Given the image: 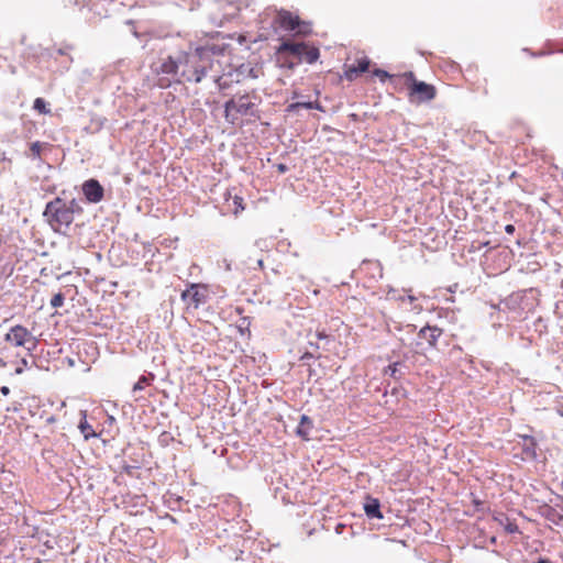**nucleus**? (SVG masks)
I'll use <instances>...</instances> for the list:
<instances>
[{
  "mask_svg": "<svg viewBox=\"0 0 563 563\" xmlns=\"http://www.w3.org/2000/svg\"><path fill=\"white\" fill-rule=\"evenodd\" d=\"M307 45L305 43H295V42H283L278 48L279 52H287L298 59H302L303 52L306 51Z\"/></svg>",
  "mask_w": 563,
  "mask_h": 563,
  "instance_id": "dca6fc26",
  "label": "nucleus"
},
{
  "mask_svg": "<svg viewBox=\"0 0 563 563\" xmlns=\"http://www.w3.org/2000/svg\"><path fill=\"white\" fill-rule=\"evenodd\" d=\"M373 75L378 77L382 82H385L386 79H391L393 81H396L397 79L402 78L401 76L390 75L388 71L380 68H375L373 70Z\"/></svg>",
  "mask_w": 563,
  "mask_h": 563,
  "instance_id": "a878e982",
  "label": "nucleus"
},
{
  "mask_svg": "<svg viewBox=\"0 0 563 563\" xmlns=\"http://www.w3.org/2000/svg\"><path fill=\"white\" fill-rule=\"evenodd\" d=\"M137 467L136 466H133V465H124L123 466V471L129 474V475H132L133 474V471L136 470Z\"/></svg>",
  "mask_w": 563,
  "mask_h": 563,
  "instance_id": "e433bc0d",
  "label": "nucleus"
},
{
  "mask_svg": "<svg viewBox=\"0 0 563 563\" xmlns=\"http://www.w3.org/2000/svg\"><path fill=\"white\" fill-rule=\"evenodd\" d=\"M544 54H545V53L541 52V53L537 54L536 56H542V55H544Z\"/></svg>",
  "mask_w": 563,
  "mask_h": 563,
  "instance_id": "6e6d98bb",
  "label": "nucleus"
},
{
  "mask_svg": "<svg viewBox=\"0 0 563 563\" xmlns=\"http://www.w3.org/2000/svg\"><path fill=\"white\" fill-rule=\"evenodd\" d=\"M408 357V353L402 354L404 360H397L394 363L389 364L385 368V374H388L394 379H401L405 375V373L401 371V368L406 367L405 360Z\"/></svg>",
  "mask_w": 563,
  "mask_h": 563,
  "instance_id": "a211bd4d",
  "label": "nucleus"
},
{
  "mask_svg": "<svg viewBox=\"0 0 563 563\" xmlns=\"http://www.w3.org/2000/svg\"><path fill=\"white\" fill-rule=\"evenodd\" d=\"M222 49L217 45L197 46L195 49L178 51L180 84L200 82L212 68L213 57Z\"/></svg>",
  "mask_w": 563,
  "mask_h": 563,
  "instance_id": "f257e3e1",
  "label": "nucleus"
},
{
  "mask_svg": "<svg viewBox=\"0 0 563 563\" xmlns=\"http://www.w3.org/2000/svg\"><path fill=\"white\" fill-rule=\"evenodd\" d=\"M25 368H30V364L26 358H21L19 362V366L15 368V374L20 375L24 372Z\"/></svg>",
  "mask_w": 563,
  "mask_h": 563,
  "instance_id": "7c9ffc66",
  "label": "nucleus"
},
{
  "mask_svg": "<svg viewBox=\"0 0 563 563\" xmlns=\"http://www.w3.org/2000/svg\"><path fill=\"white\" fill-rule=\"evenodd\" d=\"M113 421H114V417L109 416V422H113Z\"/></svg>",
  "mask_w": 563,
  "mask_h": 563,
  "instance_id": "864d4df0",
  "label": "nucleus"
},
{
  "mask_svg": "<svg viewBox=\"0 0 563 563\" xmlns=\"http://www.w3.org/2000/svg\"><path fill=\"white\" fill-rule=\"evenodd\" d=\"M257 265H258L260 267H262V266H263V260H258V261H257Z\"/></svg>",
  "mask_w": 563,
  "mask_h": 563,
  "instance_id": "8fccbe9b",
  "label": "nucleus"
},
{
  "mask_svg": "<svg viewBox=\"0 0 563 563\" xmlns=\"http://www.w3.org/2000/svg\"><path fill=\"white\" fill-rule=\"evenodd\" d=\"M534 327H536V331H539L540 334L543 333L544 331H547V325L544 324L542 318H538L536 320Z\"/></svg>",
  "mask_w": 563,
  "mask_h": 563,
  "instance_id": "72a5a7b5",
  "label": "nucleus"
},
{
  "mask_svg": "<svg viewBox=\"0 0 563 563\" xmlns=\"http://www.w3.org/2000/svg\"><path fill=\"white\" fill-rule=\"evenodd\" d=\"M180 298L187 305V308L198 309L209 300L208 286L205 284L191 283L181 292Z\"/></svg>",
  "mask_w": 563,
  "mask_h": 563,
  "instance_id": "0eeeda50",
  "label": "nucleus"
},
{
  "mask_svg": "<svg viewBox=\"0 0 563 563\" xmlns=\"http://www.w3.org/2000/svg\"><path fill=\"white\" fill-rule=\"evenodd\" d=\"M0 391L3 396H8L10 394V388L8 386H2Z\"/></svg>",
  "mask_w": 563,
  "mask_h": 563,
  "instance_id": "37998d69",
  "label": "nucleus"
},
{
  "mask_svg": "<svg viewBox=\"0 0 563 563\" xmlns=\"http://www.w3.org/2000/svg\"><path fill=\"white\" fill-rule=\"evenodd\" d=\"M285 31H296L298 33L307 34L310 32V25L301 22L298 15H292L289 11L280 10L274 20Z\"/></svg>",
  "mask_w": 563,
  "mask_h": 563,
  "instance_id": "1a4fd4ad",
  "label": "nucleus"
},
{
  "mask_svg": "<svg viewBox=\"0 0 563 563\" xmlns=\"http://www.w3.org/2000/svg\"><path fill=\"white\" fill-rule=\"evenodd\" d=\"M257 101L255 92L235 93L224 103L225 120L235 123L238 115L258 118Z\"/></svg>",
  "mask_w": 563,
  "mask_h": 563,
  "instance_id": "7ed1b4c3",
  "label": "nucleus"
},
{
  "mask_svg": "<svg viewBox=\"0 0 563 563\" xmlns=\"http://www.w3.org/2000/svg\"><path fill=\"white\" fill-rule=\"evenodd\" d=\"M346 527L347 526L345 523L339 522L335 525L334 531L336 534H341V533H343V531Z\"/></svg>",
  "mask_w": 563,
  "mask_h": 563,
  "instance_id": "c9c22d12",
  "label": "nucleus"
},
{
  "mask_svg": "<svg viewBox=\"0 0 563 563\" xmlns=\"http://www.w3.org/2000/svg\"><path fill=\"white\" fill-rule=\"evenodd\" d=\"M401 77L407 86L410 87V95H417L419 101H429L435 97L434 86L424 81H418L412 71H407Z\"/></svg>",
  "mask_w": 563,
  "mask_h": 563,
  "instance_id": "6e6552de",
  "label": "nucleus"
},
{
  "mask_svg": "<svg viewBox=\"0 0 563 563\" xmlns=\"http://www.w3.org/2000/svg\"><path fill=\"white\" fill-rule=\"evenodd\" d=\"M372 265L375 267V269L378 272V276L382 278L383 277V269H382L380 264L379 263H373Z\"/></svg>",
  "mask_w": 563,
  "mask_h": 563,
  "instance_id": "ea45409f",
  "label": "nucleus"
},
{
  "mask_svg": "<svg viewBox=\"0 0 563 563\" xmlns=\"http://www.w3.org/2000/svg\"><path fill=\"white\" fill-rule=\"evenodd\" d=\"M233 205L235 207L234 213H238V212L244 210L243 198L235 196L233 199Z\"/></svg>",
  "mask_w": 563,
  "mask_h": 563,
  "instance_id": "2f4dec72",
  "label": "nucleus"
},
{
  "mask_svg": "<svg viewBox=\"0 0 563 563\" xmlns=\"http://www.w3.org/2000/svg\"><path fill=\"white\" fill-rule=\"evenodd\" d=\"M316 336L320 341H325V343H329L331 341V335L328 334L324 330L317 331Z\"/></svg>",
  "mask_w": 563,
  "mask_h": 563,
  "instance_id": "473e14b6",
  "label": "nucleus"
},
{
  "mask_svg": "<svg viewBox=\"0 0 563 563\" xmlns=\"http://www.w3.org/2000/svg\"><path fill=\"white\" fill-rule=\"evenodd\" d=\"M442 333L441 328L427 324L419 330L416 344L423 351L435 349Z\"/></svg>",
  "mask_w": 563,
  "mask_h": 563,
  "instance_id": "9d476101",
  "label": "nucleus"
},
{
  "mask_svg": "<svg viewBox=\"0 0 563 563\" xmlns=\"http://www.w3.org/2000/svg\"><path fill=\"white\" fill-rule=\"evenodd\" d=\"M533 563H551V562L548 559L540 558L538 561H536Z\"/></svg>",
  "mask_w": 563,
  "mask_h": 563,
  "instance_id": "a18cd8bd",
  "label": "nucleus"
},
{
  "mask_svg": "<svg viewBox=\"0 0 563 563\" xmlns=\"http://www.w3.org/2000/svg\"><path fill=\"white\" fill-rule=\"evenodd\" d=\"M363 509L368 519H383L384 515L380 510V501L371 495H366Z\"/></svg>",
  "mask_w": 563,
  "mask_h": 563,
  "instance_id": "ddd939ff",
  "label": "nucleus"
},
{
  "mask_svg": "<svg viewBox=\"0 0 563 563\" xmlns=\"http://www.w3.org/2000/svg\"><path fill=\"white\" fill-rule=\"evenodd\" d=\"M405 300H408L410 303H412L417 298L412 295L404 296Z\"/></svg>",
  "mask_w": 563,
  "mask_h": 563,
  "instance_id": "c03bdc74",
  "label": "nucleus"
},
{
  "mask_svg": "<svg viewBox=\"0 0 563 563\" xmlns=\"http://www.w3.org/2000/svg\"><path fill=\"white\" fill-rule=\"evenodd\" d=\"M68 363H69L70 366L74 365V361L71 358H68Z\"/></svg>",
  "mask_w": 563,
  "mask_h": 563,
  "instance_id": "603ef678",
  "label": "nucleus"
},
{
  "mask_svg": "<svg viewBox=\"0 0 563 563\" xmlns=\"http://www.w3.org/2000/svg\"><path fill=\"white\" fill-rule=\"evenodd\" d=\"M369 59L367 57H363L357 59V65H352L345 70V77L347 80H353L357 77L358 74L365 73L369 67Z\"/></svg>",
  "mask_w": 563,
  "mask_h": 563,
  "instance_id": "f3484780",
  "label": "nucleus"
},
{
  "mask_svg": "<svg viewBox=\"0 0 563 563\" xmlns=\"http://www.w3.org/2000/svg\"><path fill=\"white\" fill-rule=\"evenodd\" d=\"M320 56V52L317 47H308L303 52V56L301 60H305L308 64H313L318 60Z\"/></svg>",
  "mask_w": 563,
  "mask_h": 563,
  "instance_id": "b1692460",
  "label": "nucleus"
},
{
  "mask_svg": "<svg viewBox=\"0 0 563 563\" xmlns=\"http://www.w3.org/2000/svg\"><path fill=\"white\" fill-rule=\"evenodd\" d=\"M539 302V291L534 288L511 292L500 305L514 313V318H522L523 314L534 310Z\"/></svg>",
  "mask_w": 563,
  "mask_h": 563,
  "instance_id": "20e7f679",
  "label": "nucleus"
},
{
  "mask_svg": "<svg viewBox=\"0 0 563 563\" xmlns=\"http://www.w3.org/2000/svg\"><path fill=\"white\" fill-rule=\"evenodd\" d=\"M519 437L522 440L520 445H521V451H522V454H523V459L525 460L536 461L538 459V453H537L538 443H537V440L532 435H527V434L519 435Z\"/></svg>",
  "mask_w": 563,
  "mask_h": 563,
  "instance_id": "4468645a",
  "label": "nucleus"
},
{
  "mask_svg": "<svg viewBox=\"0 0 563 563\" xmlns=\"http://www.w3.org/2000/svg\"><path fill=\"white\" fill-rule=\"evenodd\" d=\"M81 190H82V194H84L86 200L89 203H98L103 199V196H104L103 187L95 178H90V179L84 181V184L81 186Z\"/></svg>",
  "mask_w": 563,
  "mask_h": 563,
  "instance_id": "9b49d317",
  "label": "nucleus"
},
{
  "mask_svg": "<svg viewBox=\"0 0 563 563\" xmlns=\"http://www.w3.org/2000/svg\"><path fill=\"white\" fill-rule=\"evenodd\" d=\"M387 299L396 301H405V297L399 295V291L394 288H389L387 291Z\"/></svg>",
  "mask_w": 563,
  "mask_h": 563,
  "instance_id": "c756f323",
  "label": "nucleus"
},
{
  "mask_svg": "<svg viewBox=\"0 0 563 563\" xmlns=\"http://www.w3.org/2000/svg\"><path fill=\"white\" fill-rule=\"evenodd\" d=\"M393 356H397V357H400V354H397L396 350H393Z\"/></svg>",
  "mask_w": 563,
  "mask_h": 563,
  "instance_id": "09e8293b",
  "label": "nucleus"
},
{
  "mask_svg": "<svg viewBox=\"0 0 563 563\" xmlns=\"http://www.w3.org/2000/svg\"><path fill=\"white\" fill-rule=\"evenodd\" d=\"M250 325H251V320L250 318L247 317H243L240 319L239 323H238V330L239 332L242 334V335H245L247 334L250 336L251 334V331H250Z\"/></svg>",
  "mask_w": 563,
  "mask_h": 563,
  "instance_id": "bb28decb",
  "label": "nucleus"
},
{
  "mask_svg": "<svg viewBox=\"0 0 563 563\" xmlns=\"http://www.w3.org/2000/svg\"><path fill=\"white\" fill-rule=\"evenodd\" d=\"M81 415H82V418L78 424V428H79L80 433L82 434L84 439L89 440L91 438L98 437V434L95 432L92 426L88 423V421L86 419L87 418L86 412L81 411Z\"/></svg>",
  "mask_w": 563,
  "mask_h": 563,
  "instance_id": "412c9836",
  "label": "nucleus"
},
{
  "mask_svg": "<svg viewBox=\"0 0 563 563\" xmlns=\"http://www.w3.org/2000/svg\"><path fill=\"white\" fill-rule=\"evenodd\" d=\"M539 514L551 523L562 527L563 526V514L555 507L544 504L539 507Z\"/></svg>",
  "mask_w": 563,
  "mask_h": 563,
  "instance_id": "2eb2a0df",
  "label": "nucleus"
},
{
  "mask_svg": "<svg viewBox=\"0 0 563 563\" xmlns=\"http://www.w3.org/2000/svg\"><path fill=\"white\" fill-rule=\"evenodd\" d=\"M311 356H312L311 354H309V353H305L303 358H305V357H311Z\"/></svg>",
  "mask_w": 563,
  "mask_h": 563,
  "instance_id": "5fc2aeb1",
  "label": "nucleus"
},
{
  "mask_svg": "<svg viewBox=\"0 0 563 563\" xmlns=\"http://www.w3.org/2000/svg\"><path fill=\"white\" fill-rule=\"evenodd\" d=\"M155 379V375L153 373H146L139 377L137 382L133 385L132 390L139 391L143 390L146 386H150Z\"/></svg>",
  "mask_w": 563,
  "mask_h": 563,
  "instance_id": "4be33fe9",
  "label": "nucleus"
},
{
  "mask_svg": "<svg viewBox=\"0 0 563 563\" xmlns=\"http://www.w3.org/2000/svg\"><path fill=\"white\" fill-rule=\"evenodd\" d=\"M506 531L509 533H516L519 532V527L515 522H508L505 527Z\"/></svg>",
  "mask_w": 563,
  "mask_h": 563,
  "instance_id": "f704fd0d",
  "label": "nucleus"
},
{
  "mask_svg": "<svg viewBox=\"0 0 563 563\" xmlns=\"http://www.w3.org/2000/svg\"><path fill=\"white\" fill-rule=\"evenodd\" d=\"M71 49V46H65L62 48H57L52 53V56L58 55V56H65L66 58L63 60V71L68 70L70 64L73 63V57L69 55V51Z\"/></svg>",
  "mask_w": 563,
  "mask_h": 563,
  "instance_id": "5701e85b",
  "label": "nucleus"
},
{
  "mask_svg": "<svg viewBox=\"0 0 563 563\" xmlns=\"http://www.w3.org/2000/svg\"><path fill=\"white\" fill-rule=\"evenodd\" d=\"M244 65L234 71H229L222 76H216L214 82L217 84L220 91L229 89L232 82H240L242 75L244 74Z\"/></svg>",
  "mask_w": 563,
  "mask_h": 563,
  "instance_id": "f8f14e48",
  "label": "nucleus"
},
{
  "mask_svg": "<svg viewBox=\"0 0 563 563\" xmlns=\"http://www.w3.org/2000/svg\"><path fill=\"white\" fill-rule=\"evenodd\" d=\"M516 231V228L514 224H507L505 225V232L508 234H514Z\"/></svg>",
  "mask_w": 563,
  "mask_h": 563,
  "instance_id": "4c0bfd02",
  "label": "nucleus"
},
{
  "mask_svg": "<svg viewBox=\"0 0 563 563\" xmlns=\"http://www.w3.org/2000/svg\"><path fill=\"white\" fill-rule=\"evenodd\" d=\"M4 341L14 347H25L29 353L37 346V339L21 324L11 327L4 335Z\"/></svg>",
  "mask_w": 563,
  "mask_h": 563,
  "instance_id": "423d86ee",
  "label": "nucleus"
},
{
  "mask_svg": "<svg viewBox=\"0 0 563 563\" xmlns=\"http://www.w3.org/2000/svg\"><path fill=\"white\" fill-rule=\"evenodd\" d=\"M473 503L476 507V510H479V511L483 510V503L481 500L474 499Z\"/></svg>",
  "mask_w": 563,
  "mask_h": 563,
  "instance_id": "79ce46f5",
  "label": "nucleus"
},
{
  "mask_svg": "<svg viewBox=\"0 0 563 563\" xmlns=\"http://www.w3.org/2000/svg\"><path fill=\"white\" fill-rule=\"evenodd\" d=\"M178 51L162 56L157 62L153 63L151 68L156 76V85L159 88H169L174 84H180Z\"/></svg>",
  "mask_w": 563,
  "mask_h": 563,
  "instance_id": "39448f33",
  "label": "nucleus"
},
{
  "mask_svg": "<svg viewBox=\"0 0 563 563\" xmlns=\"http://www.w3.org/2000/svg\"><path fill=\"white\" fill-rule=\"evenodd\" d=\"M300 109L307 110H320L322 111V106L318 101H305V102H292L286 107L287 113H297Z\"/></svg>",
  "mask_w": 563,
  "mask_h": 563,
  "instance_id": "aec40b11",
  "label": "nucleus"
},
{
  "mask_svg": "<svg viewBox=\"0 0 563 563\" xmlns=\"http://www.w3.org/2000/svg\"><path fill=\"white\" fill-rule=\"evenodd\" d=\"M313 428V421L312 419L307 416L302 415L300 417L299 426L297 427L296 434L300 437L303 440H309L310 431Z\"/></svg>",
  "mask_w": 563,
  "mask_h": 563,
  "instance_id": "6ab92c4d",
  "label": "nucleus"
},
{
  "mask_svg": "<svg viewBox=\"0 0 563 563\" xmlns=\"http://www.w3.org/2000/svg\"><path fill=\"white\" fill-rule=\"evenodd\" d=\"M407 328H409L411 331H413L416 329V327L413 324H408Z\"/></svg>",
  "mask_w": 563,
  "mask_h": 563,
  "instance_id": "de8ad7c7",
  "label": "nucleus"
},
{
  "mask_svg": "<svg viewBox=\"0 0 563 563\" xmlns=\"http://www.w3.org/2000/svg\"><path fill=\"white\" fill-rule=\"evenodd\" d=\"M41 150H42V144L41 142L36 141V142H33L30 146V151H31V156L33 159L35 158H40L41 156Z\"/></svg>",
  "mask_w": 563,
  "mask_h": 563,
  "instance_id": "c85d7f7f",
  "label": "nucleus"
},
{
  "mask_svg": "<svg viewBox=\"0 0 563 563\" xmlns=\"http://www.w3.org/2000/svg\"><path fill=\"white\" fill-rule=\"evenodd\" d=\"M310 345H314L317 349H320V345L318 343L314 344V343L310 342Z\"/></svg>",
  "mask_w": 563,
  "mask_h": 563,
  "instance_id": "3c124183",
  "label": "nucleus"
},
{
  "mask_svg": "<svg viewBox=\"0 0 563 563\" xmlns=\"http://www.w3.org/2000/svg\"><path fill=\"white\" fill-rule=\"evenodd\" d=\"M82 212L84 208L80 200L76 198L67 200L58 196L46 203L43 217L55 233L66 234L75 217Z\"/></svg>",
  "mask_w": 563,
  "mask_h": 563,
  "instance_id": "f03ea898",
  "label": "nucleus"
},
{
  "mask_svg": "<svg viewBox=\"0 0 563 563\" xmlns=\"http://www.w3.org/2000/svg\"><path fill=\"white\" fill-rule=\"evenodd\" d=\"M276 167H277V170H278L279 173H283V174H284V173H286V172L288 170V166H287L286 164H283V163L277 164V166H276Z\"/></svg>",
  "mask_w": 563,
  "mask_h": 563,
  "instance_id": "58836bf2",
  "label": "nucleus"
},
{
  "mask_svg": "<svg viewBox=\"0 0 563 563\" xmlns=\"http://www.w3.org/2000/svg\"><path fill=\"white\" fill-rule=\"evenodd\" d=\"M249 74H250V76H252V77H254V78L256 77V76L254 75V70H253L252 68H250V69H249Z\"/></svg>",
  "mask_w": 563,
  "mask_h": 563,
  "instance_id": "49530a36",
  "label": "nucleus"
},
{
  "mask_svg": "<svg viewBox=\"0 0 563 563\" xmlns=\"http://www.w3.org/2000/svg\"><path fill=\"white\" fill-rule=\"evenodd\" d=\"M56 420H57L56 417L54 415H51V416L46 417L45 422L47 424H52V423H55Z\"/></svg>",
  "mask_w": 563,
  "mask_h": 563,
  "instance_id": "a19ab883",
  "label": "nucleus"
},
{
  "mask_svg": "<svg viewBox=\"0 0 563 563\" xmlns=\"http://www.w3.org/2000/svg\"><path fill=\"white\" fill-rule=\"evenodd\" d=\"M33 109L41 114H49V104L41 97L36 98L33 102Z\"/></svg>",
  "mask_w": 563,
  "mask_h": 563,
  "instance_id": "393cba45",
  "label": "nucleus"
},
{
  "mask_svg": "<svg viewBox=\"0 0 563 563\" xmlns=\"http://www.w3.org/2000/svg\"><path fill=\"white\" fill-rule=\"evenodd\" d=\"M64 301H65V296L64 294L62 292H57L56 295H54L51 299V306L53 308H59L64 305Z\"/></svg>",
  "mask_w": 563,
  "mask_h": 563,
  "instance_id": "cd10ccee",
  "label": "nucleus"
}]
</instances>
